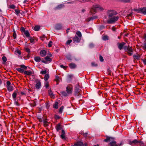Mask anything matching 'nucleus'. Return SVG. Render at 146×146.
Masks as SVG:
<instances>
[{
  "instance_id": "f8f14e48",
  "label": "nucleus",
  "mask_w": 146,
  "mask_h": 146,
  "mask_svg": "<svg viewBox=\"0 0 146 146\" xmlns=\"http://www.w3.org/2000/svg\"><path fill=\"white\" fill-rule=\"evenodd\" d=\"M117 14V13L115 11L112 10L110 11L108 13L109 18L115 16V15Z\"/></svg>"
},
{
  "instance_id": "603ef678",
  "label": "nucleus",
  "mask_w": 146,
  "mask_h": 146,
  "mask_svg": "<svg viewBox=\"0 0 146 146\" xmlns=\"http://www.w3.org/2000/svg\"><path fill=\"white\" fill-rule=\"evenodd\" d=\"M72 42V40H68L66 42V44L67 45H69Z\"/></svg>"
},
{
  "instance_id": "6e6552de",
  "label": "nucleus",
  "mask_w": 146,
  "mask_h": 146,
  "mask_svg": "<svg viewBox=\"0 0 146 146\" xmlns=\"http://www.w3.org/2000/svg\"><path fill=\"white\" fill-rule=\"evenodd\" d=\"M139 143L140 145L143 144V142L142 141H139L136 139H135L132 141H130L129 142V143L130 145H133V144H137V143Z\"/></svg>"
},
{
  "instance_id": "ea45409f",
  "label": "nucleus",
  "mask_w": 146,
  "mask_h": 146,
  "mask_svg": "<svg viewBox=\"0 0 146 146\" xmlns=\"http://www.w3.org/2000/svg\"><path fill=\"white\" fill-rule=\"evenodd\" d=\"M142 48L144 50H146V42H144V43L142 45Z\"/></svg>"
},
{
  "instance_id": "412c9836",
  "label": "nucleus",
  "mask_w": 146,
  "mask_h": 146,
  "mask_svg": "<svg viewBox=\"0 0 146 146\" xmlns=\"http://www.w3.org/2000/svg\"><path fill=\"white\" fill-rule=\"evenodd\" d=\"M17 93H18V90H17L12 94V97L14 100H16V98Z\"/></svg>"
},
{
  "instance_id": "1a4fd4ad",
  "label": "nucleus",
  "mask_w": 146,
  "mask_h": 146,
  "mask_svg": "<svg viewBox=\"0 0 146 146\" xmlns=\"http://www.w3.org/2000/svg\"><path fill=\"white\" fill-rule=\"evenodd\" d=\"M71 146H88V145L86 143L84 144L82 142L79 141L76 142Z\"/></svg>"
},
{
  "instance_id": "774afa93",
  "label": "nucleus",
  "mask_w": 146,
  "mask_h": 146,
  "mask_svg": "<svg viewBox=\"0 0 146 146\" xmlns=\"http://www.w3.org/2000/svg\"><path fill=\"white\" fill-rule=\"evenodd\" d=\"M15 12L16 13L17 15L20 13V11L19 10L17 9L15 10Z\"/></svg>"
},
{
  "instance_id": "b1692460",
  "label": "nucleus",
  "mask_w": 146,
  "mask_h": 146,
  "mask_svg": "<svg viewBox=\"0 0 146 146\" xmlns=\"http://www.w3.org/2000/svg\"><path fill=\"white\" fill-rule=\"evenodd\" d=\"M140 11H141V13L144 15H146V7L141 8Z\"/></svg>"
},
{
  "instance_id": "9d476101",
  "label": "nucleus",
  "mask_w": 146,
  "mask_h": 146,
  "mask_svg": "<svg viewBox=\"0 0 146 146\" xmlns=\"http://www.w3.org/2000/svg\"><path fill=\"white\" fill-rule=\"evenodd\" d=\"M105 137H106V138L103 141L105 142L108 143L111 141H112L115 139V138L114 137L108 136L106 135Z\"/></svg>"
},
{
  "instance_id": "49530a36",
  "label": "nucleus",
  "mask_w": 146,
  "mask_h": 146,
  "mask_svg": "<svg viewBox=\"0 0 146 146\" xmlns=\"http://www.w3.org/2000/svg\"><path fill=\"white\" fill-rule=\"evenodd\" d=\"M45 86L46 88H48L49 87V83L48 81H46L45 82Z\"/></svg>"
},
{
  "instance_id": "58836bf2",
  "label": "nucleus",
  "mask_w": 146,
  "mask_h": 146,
  "mask_svg": "<svg viewBox=\"0 0 146 146\" xmlns=\"http://www.w3.org/2000/svg\"><path fill=\"white\" fill-rule=\"evenodd\" d=\"M24 49L28 53H30V50L29 48L27 47H25Z\"/></svg>"
},
{
  "instance_id": "aec40b11",
  "label": "nucleus",
  "mask_w": 146,
  "mask_h": 146,
  "mask_svg": "<svg viewBox=\"0 0 146 146\" xmlns=\"http://www.w3.org/2000/svg\"><path fill=\"white\" fill-rule=\"evenodd\" d=\"M69 66L70 68L71 69H74L76 67V65L74 63L69 64Z\"/></svg>"
},
{
  "instance_id": "864d4df0",
  "label": "nucleus",
  "mask_w": 146,
  "mask_h": 146,
  "mask_svg": "<svg viewBox=\"0 0 146 146\" xmlns=\"http://www.w3.org/2000/svg\"><path fill=\"white\" fill-rule=\"evenodd\" d=\"M52 41H50L49 42V43L48 44V46L49 47H50L52 46Z\"/></svg>"
},
{
  "instance_id": "052dcab7",
  "label": "nucleus",
  "mask_w": 146,
  "mask_h": 146,
  "mask_svg": "<svg viewBox=\"0 0 146 146\" xmlns=\"http://www.w3.org/2000/svg\"><path fill=\"white\" fill-rule=\"evenodd\" d=\"M107 73H108V74L109 75H110L111 73V71L110 70L109 68H108V69H107Z\"/></svg>"
},
{
  "instance_id": "4c0bfd02",
  "label": "nucleus",
  "mask_w": 146,
  "mask_h": 146,
  "mask_svg": "<svg viewBox=\"0 0 146 146\" xmlns=\"http://www.w3.org/2000/svg\"><path fill=\"white\" fill-rule=\"evenodd\" d=\"M61 94L63 96H68V93H66L65 91H63L62 92H61Z\"/></svg>"
},
{
  "instance_id": "3c124183",
  "label": "nucleus",
  "mask_w": 146,
  "mask_h": 146,
  "mask_svg": "<svg viewBox=\"0 0 146 146\" xmlns=\"http://www.w3.org/2000/svg\"><path fill=\"white\" fill-rule=\"evenodd\" d=\"M131 0H121L122 2L125 3H128L130 2Z\"/></svg>"
},
{
  "instance_id": "c756f323",
  "label": "nucleus",
  "mask_w": 146,
  "mask_h": 146,
  "mask_svg": "<svg viewBox=\"0 0 146 146\" xmlns=\"http://www.w3.org/2000/svg\"><path fill=\"white\" fill-rule=\"evenodd\" d=\"M76 34L78 36V37L80 38L81 39L82 35L80 31H77L76 33Z\"/></svg>"
},
{
  "instance_id": "4468645a",
  "label": "nucleus",
  "mask_w": 146,
  "mask_h": 146,
  "mask_svg": "<svg viewBox=\"0 0 146 146\" xmlns=\"http://www.w3.org/2000/svg\"><path fill=\"white\" fill-rule=\"evenodd\" d=\"M125 44V43L123 42L121 43H117V45L118 48L120 50H122L123 48V47L124 46Z\"/></svg>"
},
{
  "instance_id": "680f3d73",
  "label": "nucleus",
  "mask_w": 146,
  "mask_h": 146,
  "mask_svg": "<svg viewBox=\"0 0 146 146\" xmlns=\"http://www.w3.org/2000/svg\"><path fill=\"white\" fill-rule=\"evenodd\" d=\"M44 118H44L43 117L42 118H38V119L39 121H40V122H42V121H43V119H44Z\"/></svg>"
},
{
  "instance_id": "c85d7f7f",
  "label": "nucleus",
  "mask_w": 146,
  "mask_h": 146,
  "mask_svg": "<svg viewBox=\"0 0 146 146\" xmlns=\"http://www.w3.org/2000/svg\"><path fill=\"white\" fill-rule=\"evenodd\" d=\"M58 103L57 102H56L53 105V107L55 109H57L58 108Z\"/></svg>"
},
{
  "instance_id": "f3484780",
  "label": "nucleus",
  "mask_w": 146,
  "mask_h": 146,
  "mask_svg": "<svg viewBox=\"0 0 146 146\" xmlns=\"http://www.w3.org/2000/svg\"><path fill=\"white\" fill-rule=\"evenodd\" d=\"M65 132L64 130H62L61 134L60 135V137L63 140H66V138L65 137Z\"/></svg>"
},
{
  "instance_id": "72a5a7b5",
  "label": "nucleus",
  "mask_w": 146,
  "mask_h": 146,
  "mask_svg": "<svg viewBox=\"0 0 146 146\" xmlns=\"http://www.w3.org/2000/svg\"><path fill=\"white\" fill-rule=\"evenodd\" d=\"M49 77V75L48 74H46L44 77V80L46 81L47 80Z\"/></svg>"
},
{
  "instance_id": "473e14b6",
  "label": "nucleus",
  "mask_w": 146,
  "mask_h": 146,
  "mask_svg": "<svg viewBox=\"0 0 146 146\" xmlns=\"http://www.w3.org/2000/svg\"><path fill=\"white\" fill-rule=\"evenodd\" d=\"M48 93L49 96L51 97H53L54 96L51 89H50L48 91Z\"/></svg>"
},
{
  "instance_id": "a211bd4d",
  "label": "nucleus",
  "mask_w": 146,
  "mask_h": 146,
  "mask_svg": "<svg viewBox=\"0 0 146 146\" xmlns=\"http://www.w3.org/2000/svg\"><path fill=\"white\" fill-rule=\"evenodd\" d=\"M64 5L62 4H60L59 5H58L54 8V10H55L60 9H61L64 8Z\"/></svg>"
},
{
  "instance_id": "69168bd1",
  "label": "nucleus",
  "mask_w": 146,
  "mask_h": 146,
  "mask_svg": "<svg viewBox=\"0 0 146 146\" xmlns=\"http://www.w3.org/2000/svg\"><path fill=\"white\" fill-rule=\"evenodd\" d=\"M46 70H43L41 71V72H40V73L42 74H46Z\"/></svg>"
},
{
  "instance_id": "c9c22d12",
  "label": "nucleus",
  "mask_w": 146,
  "mask_h": 146,
  "mask_svg": "<svg viewBox=\"0 0 146 146\" xmlns=\"http://www.w3.org/2000/svg\"><path fill=\"white\" fill-rule=\"evenodd\" d=\"M40 29V27L39 26H36L34 28V30L36 31H38Z\"/></svg>"
},
{
  "instance_id": "de8ad7c7",
  "label": "nucleus",
  "mask_w": 146,
  "mask_h": 146,
  "mask_svg": "<svg viewBox=\"0 0 146 146\" xmlns=\"http://www.w3.org/2000/svg\"><path fill=\"white\" fill-rule=\"evenodd\" d=\"M141 8H139V9H134L133 10L135 11L138 12V13H141V11L140 10Z\"/></svg>"
},
{
  "instance_id": "5fc2aeb1",
  "label": "nucleus",
  "mask_w": 146,
  "mask_h": 146,
  "mask_svg": "<svg viewBox=\"0 0 146 146\" xmlns=\"http://www.w3.org/2000/svg\"><path fill=\"white\" fill-rule=\"evenodd\" d=\"M89 46L90 48H92L94 47V45L92 43H91L89 45Z\"/></svg>"
},
{
  "instance_id": "9b49d317",
  "label": "nucleus",
  "mask_w": 146,
  "mask_h": 146,
  "mask_svg": "<svg viewBox=\"0 0 146 146\" xmlns=\"http://www.w3.org/2000/svg\"><path fill=\"white\" fill-rule=\"evenodd\" d=\"M35 81L36 83L35 85L36 88L37 90H38L40 88L41 86V83L40 82V80L38 79H36Z\"/></svg>"
},
{
  "instance_id": "e2e57ef3",
  "label": "nucleus",
  "mask_w": 146,
  "mask_h": 146,
  "mask_svg": "<svg viewBox=\"0 0 146 146\" xmlns=\"http://www.w3.org/2000/svg\"><path fill=\"white\" fill-rule=\"evenodd\" d=\"M91 64L92 66H98V64L95 62H92Z\"/></svg>"
},
{
  "instance_id": "393cba45",
  "label": "nucleus",
  "mask_w": 146,
  "mask_h": 146,
  "mask_svg": "<svg viewBox=\"0 0 146 146\" xmlns=\"http://www.w3.org/2000/svg\"><path fill=\"white\" fill-rule=\"evenodd\" d=\"M56 129L57 131H58L62 129V127H61L60 125V123H59L56 125Z\"/></svg>"
},
{
  "instance_id": "4be33fe9",
  "label": "nucleus",
  "mask_w": 146,
  "mask_h": 146,
  "mask_svg": "<svg viewBox=\"0 0 146 146\" xmlns=\"http://www.w3.org/2000/svg\"><path fill=\"white\" fill-rule=\"evenodd\" d=\"M133 58L134 59V61H135V60H139L140 59V57L139 55L138 54H134L133 55Z\"/></svg>"
},
{
  "instance_id": "6e6d98bb",
  "label": "nucleus",
  "mask_w": 146,
  "mask_h": 146,
  "mask_svg": "<svg viewBox=\"0 0 146 146\" xmlns=\"http://www.w3.org/2000/svg\"><path fill=\"white\" fill-rule=\"evenodd\" d=\"M99 58H100V61L101 62H102L104 61V59L103 58V57L101 55H100V56Z\"/></svg>"
},
{
  "instance_id": "39448f33",
  "label": "nucleus",
  "mask_w": 146,
  "mask_h": 146,
  "mask_svg": "<svg viewBox=\"0 0 146 146\" xmlns=\"http://www.w3.org/2000/svg\"><path fill=\"white\" fill-rule=\"evenodd\" d=\"M6 87L8 91L10 92L14 90V85L13 84H11L9 81H7V82Z\"/></svg>"
},
{
  "instance_id": "bb28decb",
  "label": "nucleus",
  "mask_w": 146,
  "mask_h": 146,
  "mask_svg": "<svg viewBox=\"0 0 146 146\" xmlns=\"http://www.w3.org/2000/svg\"><path fill=\"white\" fill-rule=\"evenodd\" d=\"M60 78L58 76H55V80L56 81L57 83L56 84H58L59 83V82L60 81L59 80Z\"/></svg>"
},
{
  "instance_id": "0eeeda50",
  "label": "nucleus",
  "mask_w": 146,
  "mask_h": 146,
  "mask_svg": "<svg viewBox=\"0 0 146 146\" xmlns=\"http://www.w3.org/2000/svg\"><path fill=\"white\" fill-rule=\"evenodd\" d=\"M123 145L122 142H121L119 143H117V142L114 140L110 142L109 143V146H121Z\"/></svg>"
},
{
  "instance_id": "ddd939ff",
  "label": "nucleus",
  "mask_w": 146,
  "mask_h": 146,
  "mask_svg": "<svg viewBox=\"0 0 146 146\" xmlns=\"http://www.w3.org/2000/svg\"><path fill=\"white\" fill-rule=\"evenodd\" d=\"M66 91L68 94H71L72 92V86L68 85L66 88Z\"/></svg>"
},
{
  "instance_id": "7c9ffc66",
  "label": "nucleus",
  "mask_w": 146,
  "mask_h": 146,
  "mask_svg": "<svg viewBox=\"0 0 146 146\" xmlns=\"http://www.w3.org/2000/svg\"><path fill=\"white\" fill-rule=\"evenodd\" d=\"M44 58L46 61H48L49 62H51L52 60V59L50 58L48 56H46Z\"/></svg>"
},
{
  "instance_id": "2f4dec72",
  "label": "nucleus",
  "mask_w": 146,
  "mask_h": 146,
  "mask_svg": "<svg viewBox=\"0 0 146 146\" xmlns=\"http://www.w3.org/2000/svg\"><path fill=\"white\" fill-rule=\"evenodd\" d=\"M24 33L26 37L29 36L30 35L28 30L25 31Z\"/></svg>"
},
{
  "instance_id": "0e129e2a",
  "label": "nucleus",
  "mask_w": 146,
  "mask_h": 146,
  "mask_svg": "<svg viewBox=\"0 0 146 146\" xmlns=\"http://www.w3.org/2000/svg\"><path fill=\"white\" fill-rule=\"evenodd\" d=\"M30 40V42L31 43H33L34 42V39H33L32 37H30L29 39Z\"/></svg>"
},
{
  "instance_id": "7ed1b4c3",
  "label": "nucleus",
  "mask_w": 146,
  "mask_h": 146,
  "mask_svg": "<svg viewBox=\"0 0 146 146\" xmlns=\"http://www.w3.org/2000/svg\"><path fill=\"white\" fill-rule=\"evenodd\" d=\"M123 49L125 52H127V54L129 56H131L133 54V51L132 47L130 46L129 45H128V46H124Z\"/></svg>"
},
{
  "instance_id": "a878e982",
  "label": "nucleus",
  "mask_w": 146,
  "mask_h": 146,
  "mask_svg": "<svg viewBox=\"0 0 146 146\" xmlns=\"http://www.w3.org/2000/svg\"><path fill=\"white\" fill-rule=\"evenodd\" d=\"M62 27L61 24H57L56 25L55 28L56 29L59 30L62 28Z\"/></svg>"
},
{
  "instance_id": "5701e85b",
  "label": "nucleus",
  "mask_w": 146,
  "mask_h": 146,
  "mask_svg": "<svg viewBox=\"0 0 146 146\" xmlns=\"http://www.w3.org/2000/svg\"><path fill=\"white\" fill-rule=\"evenodd\" d=\"M96 18H97V17L93 16L91 17L88 18L86 20V21L88 22L90 21L93 20L94 19H96Z\"/></svg>"
},
{
  "instance_id": "dca6fc26",
  "label": "nucleus",
  "mask_w": 146,
  "mask_h": 146,
  "mask_svg": "<svg viewBox=\"0 0 146 146\" xmlns=\"http://www.w3.org/2000/svg\"><path fill=\"white\" fill-rule=\"evenodd\" d=\"M47 120L48 119L46 117L43 119V125L45 127H47L48 126L49 123L48 122Z\"/></svg>"
},
{
  "instance_id": "2eb2a0df",
  "label": "nucleus",
  "mask_w": 146,
  "mask_h": 146,
  "mask_svg": "<svg viewBox=\"0 0 146 146\" xmlns=\"http://www.w3.org/2000/svg\"><path fill=\"white\" fill-rule=\"evenodd\" d=\"M81 40V38H79L78 37V36H74L73 38V41L76 43H79L80 42V41Z\"/></svg>"
},
{
  "instance_id": "6ab92c4d",
  "label": "nucleus",
  "mask_w": 146,
  "mask_h": 146,
  "mask_svg": "<svg viewBox=\"0 0 146 146\" xmlns=\"http://www.w3.org/2000/svg\"><path fill=\"white\" fill-rule=\"evenodd\" d=\"M46 54V52L45 50H42L40 51V54L42 57L45 56Z\"/></svg>"
},
{
  "instance_id": "13d9d810",
  "label": "nucleus",
  "mask_w": 146,
  "mask_h": 146,
  "mask_svg": "<svg viewBox=\"0 0 146 146\" xmlns=\"http://www.w3.org/2000/svg\"><path fill=\"white\" fill-rule=\"evenodd\" d=\"M143 64L145 65H146V59L144 58L141 59Z\"/></svg>"
},
{
  "instance_id": "79ce46f5",
  "label": "nucleus",
  "mask_w": 146,
  "mask_h": 146,
  "mask_svg": "<svg viewBox=\"0 0 146 146\" xmlns=\"http://www.w3.org/2000/svg\"><path fill=\"white\" fill-rule=\"evenodd\" d=\"M83 135L86 138H87L88 137H90V136L88 135V133L87 132H86L84 133Z\"/></svg>"
},
{
  "instance_id": "09e8293b",
  "label": "nucleus",
  "mask_w": 146,
  "mask_h": 146,
  "mask_svg": "<svg viewBox=\"0 0 146 146\" xmlns=\"http://www.w3.org/2000/svg\"><path fill=\"white\" fill-rule=\"evenodd\" d=\"M103 39L104 40H106L108 39V37L107 35H105L103 36Z\"/></svg>"
},
{
  "instance_id": "8fccbe9b",
  "label": "nucleus",
  "mask_w": 146,
  "mask_h": 146,
  "mask_svg": "<svg viewBox=\"0 0 146 146\" xmlns=\"http://www.w3.org/2000/svg\"><path fill=\"white\" fill-rule=\"evenodd\" d=\"M20 31L22 33H24L26 31L25 30V28L23 27H21L20 28Z\"/></svg>"
},
{
  "instance_id": "f03ea898",
  "label": "nucleus",
  "mask_w": 146,
  "mask_h": 146,
  "mask_svg": "<svg viewBox=\"0 0 146 146\" xmlns=\"http://www.w3.org/2000/svg\"><path fill=\"white\" fill-rule=\"evenodd\" d=\"M81 88L80 87L78 83L76 85L75 88L74 89V95L75 96H80L81 95L82 93V91L80 89Z\"/></svg>"
},
{
  "instance_id": "37998d69",
  "label": "nucleus",
  "mask_w": 146,
  "mask_h": 146,
  "mask_svg": "<svg viewBox=\"0 0 146 146\" xmlns=\"http://www.w3.org/2000/svg\"><path fill=\"white\" fill-rule=\"evenodd\" d=\"M60 66V67H61L62 68H63L64 70H66V69L67 68L68 66H64L62 65H61Z\"/></svg>"
},
{
  "instance_id": "c03bdc74",
  "label": "nucleus",
  "mask_w": 146,
  "mask_h": 146,
  "mask_svg": "<svg viewBox=\"0 0 146 146\" xmlns=\"http://www.w3.org/2000/svg\"><path fill=\"white\" fill-rule=\"evenodd\" d=\"M63 108H64V106H62L60 108H59V113H62V112L63 111Z\"/></svg>"
},
{
  "instance_id": "e433bc0d",
  "label": "nucleus",
  "mask_w": 146,
  "mask_h": 146,
  "mask_svg": "<svg viewBox=\"0 0 146 146\" xmlns=\"http://www.w3.org/2000/svg\"><path fill=\"white\" fill-rule=\"evenodd\" d=\"M66 58L68 60H71L72 58L70 54H68L66 56Z\"/></svg>"
},
{
  "instance_id": "a18cd8bd",
  "label": "nucleus",
  "mask_w": 146,
  "mask_h": 146,
  "mask_svg": "<svg viewBox=\"0 0 146 146\" xmlns=\"http://www.w3.org/2000/svg\"><path fill=\"white\" fill-rule=\"evenodd\" d=\"M2 60L4 62H5L7 60L6 57L5 56H3L2 58Z\"/></svg>"
},
{
  "instance_id": "4d7b16f0",
  "label": "nucleus",
  "mask_w": 146,
  "mask_h": 146,
  "mask_svg": "<svg viewBox=\"0 0 146 146\" xmlns=\"http://www.w3.org/2000/svg\"><path fill=\"white\" fill-rule=\"evenodd\" d=\"M90 1V0H80V1L81 3H84Z\"/></svg>"
},
{
  "instance_id": "f257e3e1",
  "label": "nucleus",
  "mask_w": 146,
  "mask_h": 146,
  "mask_svg": "<svg viewBox=\"0 0 146 146\" xmlns=\"http://www.w3.org/2000/svg\"><path fill=\"white\" fill-rule=\"evenodd\" d=\"M19 66L20 68H16V70L21 73H24L25 74L28 76H31L32 74H34V72H32L31 70L25 71L24 70H26L27 69V67L23 64L20 65Z\"/></svg>"
},
{
  "instance_id": "338daca9",
  "label": "nucleus",
  "mask_w": 146,
  "mask_h": 146,
  "mask_svg": "<svg viewBox=\"0 0 146 146\" xmlns=\"http://www.w3.org/2000/svg\"><path fill=\"white\" fill-rule=\"evenodd\" d=\"M55 119H58L60 118V117L58 115H55Z\"/></svg>"
},
{
  "instance_id": "cd10ccee",
  "label": "nucleus",
  "mask_w": 146,
  "mask_h": 146,
  "mask_svg": "<svg viewBox=\"0 0 146 146\" xmlns=\"http://www.w3.org/2000/svg\"><path fill=\"white\" fill-rule=\"evenodd\" d=\"M34 59L35 61L36 62H39L41 60V58L38 56H36L35 57Z\"/></svg>"
},
{
  "instance_id": "bf43d9fd",
  "label": "nucleus",
  "mask_w": 146,
  "mask_h": 146,
  "mask_svg": "<svg viewBox=\"0 0 146 146\" xmlns=\"http://www.w3.org/2000/svg\"><path fill=\"white\" fill-rule=\"evenodd\" d=\"M10 8L12 9H15V7L14 5H10Z\"/></svg>"
},
{
  "instance_id": "423d86ee",
  "label": "nucleus",
  "mask_w": 146,
  "mask_h": 146,
  "mask_svg": "<svg viewBox=\"0 0 146 146\" xmlns=\"http://www.w3.org/2000/svg\"><path fill=\"white\" fill-rule=\"evenodd\" d=\"M118 19V17L115 16L109 18V19L107 20V22L108 24H112L117 21Z\"/></svg>"
},
{
  "instance_id": "f704fd0d",
  "label": "nucleus",
  "mask_w": 146,
  "mask_h": 146,
  "mask_svg": "<svg viewBox=\"0 0 146 146\" xmlns=\"http://www.w3.org/2000/svg\"><path fill=\"white\" fill-rule=\"evenodd\" d=\"M13 37L14 38V39H15L17 37V35L14 29H13Z\"/></svg>"
},
{
  "instance_id": "20e7f679",
  "label": "nucleus",
  "mask_w": 146,
  "mask_h": 146,
  "mask_svg": "<svg viewBox=\"0 0 146 146\" xmlns=\"http://www.w3.org/2000/svg\"><path fill=\"white\" fill-rule=\"evenodd\" d=\"M101 10V8L99 5H93V7L91 9L90 12L92 14H94L97 12L98 10Z\"/></svg>"
},
{
  "instance_id": "a19ab883",
  "label": "nucleus",
  "mask_w": 146,
  "mask_h": 146,
  "mask_svg": "<svg viewBox=\"0 0 146 146\" xmlns=\"http://www.w3.org/2000/svg\"><path fill=\"white\" fill-rule=\"evenodd\" d=\"M36 106V103L35 101H33L31 103V106L32 107H34Z\"/></svg>"
}]
</instances>
